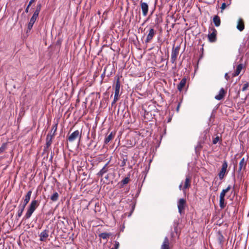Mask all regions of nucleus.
<instances>
[{
  "label": "nucleus",
  "instance_id": "obj_1",
  "mask_svg": "<svg viewBox=\"0 0 249 249\" xmlns=\"http://www.w3.org/2000/svg\"><path fill=\"white\" fill-rule=\"evenodd\" d=\"M81 134L82 132L81 131H80L78 130H77L73 132H72L68 138L67 141H69L70 142H72L76 141V140L78 139L79 140H80L81 137Z\"/></svg>",
  "mask_w": 249,
  "mask_h": 249
},
{
  "label": "nucleus",
  "instance_id": "obj_2",
  "mask_svg": "<svg viewBox=\"0 0 249 249\" xmlns=\"http://www.w3.org/2000/svg\"><path fill=\"white\" fill-rule=\"evenodd\" d=\"M227 167L228 162L226 160H224L222 165L221 170L218 174V176L220 179H222L224 178L227 171Z\"/></svg>",
  "mask_w": 249,
  "mask_h": 249
},
{
  "label": "nucleus",
  "instance_id": "obj_3",
  "mask_svg": "<svg viewBox=\"0 0 249 249\" xmlns=\"http://www.w3.org/2000/svg\"><path fill=\"white\" fill-rule=\"evenodd\" d=\"M211 31L212 33L208 34V37L210 42H215L216 39L217 31L214 28H212Z\"/></svg>",
  "mask_w": 249,
  "mask_h": 249
},
{
  "label": "nucleus",
  "instance_id": "obj_4",
  "mask_svg": "<svg viewBox=\"0 0 249 249\" xmlns=\"http://www.w3.org/2000/svg\"><path fill=\"white\" fill-rule=\"evenodd\" d=\"M49 231L46 229L42 231L39 234L40 240L41 241H46L49 237Z\"/></svg>",
  "mask_w": 249,
  "mask_h": 249
},
{
  "label": "nucleus",
  "instance_id": "obj_5",
  "mask_svg": "<svg viewBox=\"0 0 249 249\" xmlns=\"http://www.w3.org/2000/svg\"><path fill=\"white\" fill-rule=\"evenodd\" d=\"M156 31L154 29L151 28L149 29V33L147 35L146 39L145 40L146 43L149 42L153 38L155 35L156 34Z\"/></svg>",
  "mask_w": 249,
  "mask_h": 249
},
{
  "label": "nucleus",
  "instance_id": "obj_6",
  "mask_svg": "<svg viewBox=\"0 0 249 249\" xmlns=\"http://www.w3.org/2000/svg\"><path fill=\"white\" fill-rule=\"evenodd\" d=\"M141 7L143 16H146L148 11L149 7L148 4L146 2L141 1Z\"/></svg>",
  "mask_w": 249,
  "mask_h": 249
},
{
  "label": "nucleus",
  "instance_id": "obj_7",
  "mask_svg": "<svg viewBox=\"0 0 249 249\" xmlns=\"http://www.w3.org/2000/svg\"><path fill=\"white\" fill-rule=\"evenodd\" d=\"M185 203L186 201L183 198H181L179 200L178 203V212L180 213H181L182 211L184 210Z\"/></svg>",
  "mask_w": 249,
  "mask_h": 249
},
{
  "label": "nucleus",
  "instance_id": "obj_8",
  "mask_svg": "<svg viewBox=\"0 0 249 249\" xmlns=\"http://www.w3.org/2000/svg\"><path fill=\"white\" fill-rule=\"evenodd\" d=\"M178 53V50L177 48L172 50L171 57V60L172 63H174L176 61Z\"/></svg>",
  "mask_w": 249,
  "mask_h": 249
},
{
  "label": "nucleus",
  "instance_id": "obj_9",
  "mask_svg": "<svg viewBox=\"0 0 249 249\" xmlns=\"http://www.w3.org/2000/svg\"><path fill=\"white\" fill-rule=\"evenodd\" d=\"M225 93L224 89L223 88H221L218 94L215 96V99L217 100H221L224 97Z\"/></svg>",
  "mask_w": 249,
  "mask_h": 249
},
{
  "label": "nucleus",
  "instance_id": "obj_10",
  "mask_svg": "<svg viewBox=\"0 0 249 249\" xmlns=\"http://www.w3.org/2000/svg\"><path fill=\"white\" fill-rule=\"evenodd\" d=\"M247 165V161L245 160V158H243L242 159V160H240L239 164V169H238V172H241V170L242 169H245L246 166Z\"/></svg>",
  "mask_w": 249,
  "mask_h": 249
},
{
  "label": "nucleus",
  "instance_id": "obj_11",
  "mask_svg": "<svg viewBox=\"0 0 249 249\" xmlns=\"http://www.w3.org/2000/svg\"><path fill=\"white\" fill-rule=\"evenodd\" d=\"M37 17H38L37 16H35L34 14L32 16L31 18L30 19V22H29V23L28 24V29L29 31L31 30V29L32 28L33 26L34 23L35 22L36 20V18Z\"/></svg>",
  "mask_w": 249,
  "mask_h": 249
},
{
  "label": "nucleus",
  "instance_id": "obj_12",
  "mask_svg": "<svg viewBox=\"0 0 249 249\" xmlns=\"http://www.w3.org/2000/svg\"><path fill=\"white\" fill-rule=\"evenodd\" d=\"M186 83V78L184 77L181 80L179 83L178 85V87H177L179 91H182V90L183 88L184 87Z\"/></svg>",
  "mask_w": 249,
  "mask_h": 249
},
{
  "label": "nucleus",
  "instance_id": "obj_13",
  "mask_svg": "<svg viewBox=\"0 0 249 249\" xmlns=\"http://www.w3.org/2000/svg\"><path fill=\"white\" fill-rule=\"evenodd\" d=\"M236 27L240 32L242 31L244 29V24L242 18H239Z\"/></svg>",
  "mask_w": 249,
  "mask_h": 249
},
{
  "label": "nucleus",
  "instance_id": "obj_14",
  "mask_svg": "<svg viewBox=\"0 0 249 249\" xmlns=\"http://www.w3.org/2000/svg\"><path fill=\"white\" fill-rule=\"evenodd\" d=\"M160 249H169V241L167 237H165Z\"/></svg>",
  "mask_w": 249,
  "mask_h": 249
},
{
  "label": "nucleus",
  "instance_id": "obj_15",
  "mask_svg": "<svg viewBox=\"0 0 249 249\" xmlns=\"http://www.w3.org/2000/svg\"><path fill=\"white\" fill-rule=\"evenodd\" d=\"M243 68V64H240L238 65L235 72L232 74V76L235 77V76H237V75H238L239 74V73L241 72V70H242Z\"/></svg>",
  "mask_w": 249,
  "mask_h": 249
},
{
  "label": "nucleus",
  "instance_id": "obj_16",
  "mask_svg": "<svg viewBox=\"0 0 249 249\" xmlns=\"http://www.w3.org/2000/svg\"><path fill=\"white\" fill-rule=\"evenodd\" d=\"M31 195H32V191L30 190L27 192L26 195L25 196V197L24 199V202H23V205H25V206H26V205L28 203V202L30 201Z\"/></svg>",
  "mask_w": 249,
  "mask_h": 249
},
{
  "label": "nucleus",
  "instance_id": "obj_17",
  "mask_svg": "<svg viewBox=\"0 0 249 249\" xmlns=\"http://www.w3.org/2000/svg\"><path fill=\"white\" fill-rule=\"evenodd\" d=\"M53 137V135H48L46 138V148H49V147L51 145L52 142V138Z\"/></svg>",
  "mask_w": 249,
  "mask_h": 249
},
{
  "label": "nucleus",
  "instance_id": "obj_18",
  "mask_svg": "<svg viewBox=\"0 0 249 249\" xmlns=\"http://www.w3.org/2000/svg\"><path fill=\"white\" fill-rule=\"evenodd\" d=\"M34 210H33L32 208L29 206L27 212L25 215V218H29L31 216L32 213H34Z\"/></svg>",
  "mask_w": 249,
  "mask_h": 249
},
{
  "label": "nucleus",
  "instance_id": "obj_19",
  "mask_svg": "<svg viewBox=\"0 0 249 249\" xmlns=\"http://www.w3.org/2000/svg\"><path fill=\"white\" fill-rule=\"evenodd\" d=\"M38 201L36 200H33L32 201L31 203H30L29 206L35 211V210L38 206Z\"/></svg>",
  "mask_w": 249,
  "mask_h": 249
},
{
  "label": "nucleus",
  "instance_id": "obj_20",
  "mask_svg": "<svg viewBox=\"0 0 249 249\" xmlns=\"http://www.w3.org/2000/svg\"><path fill=\"white\" fill-rule=\"evenodd\" d=\"M213 22L216 27L219 26L221 23L220 18L217 15L214 16L213 18Z\"/></svg>",
  "mask_w": 249,
  "mask_h": 249
},
{
  "label": "nucleus",
  "instance_id": "obj_21",
  "mask_svg": "<svg viewBox=\"0 0 249 249\" xmlns=\"http://www.w3.org/2000/svg\"><path fill=\"white\" fill-rule=\"evenodd\" d=\"M120 83L119 81V79L118 78L115 87V94H119L120 93Z\"/></svg>",
  "mask_w": 249,
  "mask_h": 249
},
{
  "label": "nucleus",
  "instance_id": "obj_22",
  "mask_svg": "<svg viewBox=\"0 0 249 249\" xmlns=\"http://www.w3.org/2000/svg\"><path fill=\"white\" fill-rule=\"evenodd\" d=\"M25 207L26 206H25V205H20L19 206V207H18L19 209L18 212V215H17L18 217H20L21 216Z\"/></svg>",
  "mask_w": 249,
  "mask_h": 249
},
{
  "label": "nucleus",
  "instance_id": "obj_23",
  "mask_svg": "<svg viewBox=\"0 0 249 249\" xmlns=\"http://www.w3.org/2000/svg\"><path fill=\"white\" fill-rule=\"evenodd\" d=\"M41 7H42L41 4L40 3H38V4L36 6V9L34 13V15L38 17L39 13L41 10Z\"/></svg>",
  "mask_w": 249,
  "mask_h": 249
},
{
  "label": "nucleus",
  "instance_id": "obj_24",
  "mask_svg": "<svg viewBox=\"0 0 249 249\" xmlns=\"http://www.w3.org/2000/svg\"><path fill=\"white\" fill-rule=\"evenodd\" d=\"M190 185V179L189 178H186L185 179V183L182 190L184 191L185 189L188 188Z\"/></svg>",
  "mask_w": 249,
  "mask_h": 249
},
{
  "label": "nucleus",
  "instance_id": "obj_25",
  "mask_svg": "<svg viewBox=\"0 0 249 249\" xmlns=\"http://www.w3.org/2000/svg\"><path fill=\"white\" fill-rule=\"evenodd\" d=\"M231 188V186L229 185L226 189H223L220 193V197L224 198L226 193H227Z\"/></svg>",
  "mask_w": 249,
  "mask_h": 249
},
{
  "label": "nucleus",
  "instance_id": "obj_26",
  "mask_svg": "<svg viewBox=\"0 0 249 249\" xmlns=\"http://www.w3.org/2000/svg\"><path fill=\"white\" fill-rule=\"evenodd\" d=\"M59 195L57 192H54L51 196L50 198L53 201H56L58 200Z\"/></svg>",
  "mask_w": 249,
  "mask_h": 249
},
{
  "label": "nucleus",
  "instance_id": "obj_27",
  "mask_svg": "<svg viewBox=\"0 0 249 249\" xmlns=\"http://www.w3.org/2000/svg\"><path fill=\"white\" fill-rule=\"evenodd\" d=\"M113 133L111 132L108 136H107L105 140V143L106 144L108 143L113 138Z\"/></svg>",
  "mask_w": 249,
  "mask_h": 249
},
{
  "label": "nucleus",
  "instance_id": "obj_28",
  "mask_svg": "<svg viewBox=\"0 0 249 249\" xmlns=\"http://www.w3.org/2000/svg\"><path fill=\"white\" fill-rule=\"evenodd\" d=\"M225 198L220 197L219 206L221 209H223L225 207Z\"/></svg>",
  "mask_w": 249,
  "mask_h": 249
},
{
  "label": "nucleus",
  "instance_id": "obj_29",
  "mask_svg": "<svg viewBox=\"0 0 249 249\" xmlns=\"http://www.w3.org/2000/svg\"><path fill=\"white\" fill-rule=\"evenodd\" d=\"M107 170L105 168V166H104L98 173V175L99 176H102L103 174H104L105 173H106Z\"/></svg>",
  "mask_w": 249,
  "mask_h": 249
},
{
  "label": "nucleus",
  "instance_id": "obj_30",
  "mask_svg": "<svg viewBox=\"0 0 249 249\" xmlns=\"http://www.w3.org/2000/svg\"><path fill=\"white\" fill-rule=\"evenodd\" d=\"M100 236L103 239H107L109 236V234L107 233H102Z\"/></svg>",
  "mask_w": 249,
  "mask_h": 249
},
{
  "label": "nucleus",
  "instance_id": "obj_31",
  "mask_svg": "<svg viewBox=\"0 0 249 249\" xmlns=\"http://www.w3.org/2000/svg\"><path fill=\"white\" fill-rule=\"evenodd\" d=\"M129 181V178L128 177H126L124 179H123L122 181V182L123 185L126 184L128 183Z\"/></svg>",
  "mask_w": 249,
  "mask_h": 249
},
{
  "label": "nucleus",
  "instance_id": "obj_32",
  "mask_svg": "<svg viewBox=\"0 0 249 249\" xmlns=\"http://www.w3.org/2000/svg\"><path fill=\"white\" fill-rule=\"evenodd\" d=\"M248 87H249V84H248V83H246L244 84V85H243V88L242 89V90L243 91H244L246 90L248 88Z\"/></svg>",
  "mask_w": 249,
  "mask_h": 249
},
{
  "label": "nucleus",
  "instance_id": "obj_33",
  "mask_svg": "<svg viewBox=\"0 0 249 249\" xmlns=\"http://www.w3.org/2000/svg\"><path fill=\"white\" fill-rule=\"evenodd\" d=\"M119 247V243L118 242L116 241L114 244V248L111 249H118Z\"/></svg>",
  "mask_w": 249,
  "mask_h": 249
},
{
  "label": "nucleus",
  "instance_id": "obj_34",
  "mask_svg": "<svg viewBox=\"0 0 249 249\" xmlns=\"http://www.w3.org/2000/svg\"><path fill=\"white\" fill-rule=\"evenodd\" d=\"M119 96H120V95H119V94H115V93H114V99H113V100H114L115 102H117V101L118 100V99H119Z\"/></svg>",
  "mask_w": 249,
  "mask_h": 249
},
{
  "label": "nucleus",
  "instance_id": "obj_35",
  "mask_svg": "<svg viewBox=\"0 0 249 249\" xmlns=\"http://www.w3.org/2000/svg\"><path fill=\"white\" fill-rule=\"evenodd\" d=\"M218 141H219V138H218V137H216L213 140V144H216L218 142Z\"/></svg>",
  "mask_w": 249,
  "mask_h": 249
},
{
  "label": "nucleus",
  "instance_id": "obj_36",
  "mask_svg": "<svg viewBox=\"0 0 249 249\" xmlns=\"http://www.w3.org/2000/svg\"><path fill=\"white\" fill-rule=\"evenodd\" d=\"M57 124H55L53 127V129L54 130V132L53 133H54L55 132V131H56V129H57ZM53 135H54V134H53Z\"/></svg>",
  "mask_w": 249,
  "mask_h": 249
},
{
  "label": "nucleus",
  "instance_id": "obj_37",
  "mask_svg": "<svg viewBox=\"0 0 249 249\" xmlns=\"http://www.w3.org/2000/svg\"><path fill=\"white\" fill-rule=\"evenodd\" d=\"M226 3H223L222 4V5H221V9L222 10L225 9V8H226Z\"/></svg>",
  "mask_w": 249,
  "mask_h": 249
},
{
  "label": "nucleus",
  "instance_id": "obj_38",
  "mask_svg": "<svg viewBox=\"0 0 249 249\" xmlns=\"http://www.w3.org/2000/svg\"><path fill=\"white\" fill-rule=\"evenodd\" d=\"M5 149V147L3 146H2L0 147V154L2 153Z\"/></svg>",
  "mask_w": 249,
  "mask_h": 249
},
{
  "label": "nucleus",
  "instance_id": "obj_39",
  "mask_svg": "<svg viewBox=\"0 0 249 249\" xmlns=\"http://www.w3.org/2000/svg\"><path fill=\"white\" fill-rule=\"evenodd\" d=\"M31 5H29V3L28 4V6H27L26 8L25 9V12L26 13H28L29 12V8L30 7V6H31Z\"/></svg>",
  "mask_w": 249,
  "mask_h": 249
},
{
  "label": "nucleus",
  "instance_id": "obj_40",
  "mask_svg": "<svg viewBox=\"0 0 249 249\" xmlns=\"http://www.w3.org/2000/svg\"><path fill=\"white\" fill-rule=\"evenodd\" d=\"M36 0H30L29 1V5H31Z\"/></svg>",
  "mask_w": 249,
  "mask_h": 249
},
{
  "label": "nucleus",
  "instance_id": "obj_41",
  "mask_svg": "<svg viewBox=\"0 0 249 249\" xmlns=\"http://www.w3.org/2000/svg\"><path fill=\"white\" fill-rule=\"evenodd\" d=\"M225 78H226L227 80H228V79H229V77L228 76V73H226L225 74Z\"/></svg>",
  "mask_w": 249,
  "mask_h": 249
},
{
  "label": "nucleus",
  "instance_id": "obj_42",
  "mask_svg": "<svg viewBox=\"0 0 249 249\" xmlns=\"http://www.w3.org/2000/svg\"><path fill=\"white\" fill-rule=\"evenodd\" d=\"M182 183H181L179 185V190H181L182 189Z\"/></svg>",
  "mask_w": 249,
  "mask_h": 249
},
{
  "label": "nucleus",
  "instance_id": "obj_43",
  "mask_svg": "<svg viewBox=\"0 0 249 249\" xmlns=\"http://www.w3.org/2000/svg\"><path fill=\"white\" fill-rule=\"evenodd\" d=\"M122 166H124L125 165V162L124 161H124L122 162Z\"/></svg>",
  "mask_w": 249,
  "mask_h": 249
},
{
  "label": "nucleus",
  "instance_id": "obj_44",
  "mask_svg": "<svg viewBox=\"0 0 249 249\" xmlns=\"http://www.w3.org/2000/svg\"><path fill=\"white\" fill-rule=\"evenodd\" d=\"M179 106H180V104H179L177 107V111H178V110H179Z\"/></svg>",
  "mask_w": 249,
  "mask_h": 249
},
{
  "label": "nucleus",
  "instance_id": "obj_45",
  "mask_svg": "<svg viewBox=\"0 0 249 249\" xmlns=\"http://www.w3.org/2000/svg\"><path fill=\"white\" fill-rule=\"evenodd\" d=\"M116 102H115L114 100H113V101L112 102V106H113L114 104H115L116 103Z\"/></svg>",
  "mask_w": 249,
  "mask_h": 249
},
{
  "label": "nucleus",
  "instance_id": "obj_46",
  "mask_svg": "<svg viewBox=\"0 0 249 249\" xmlns=\"http://www.w3.org/2000/svg\"><path fill=\"white\" fill-rule=\"evenodd\" d=\"M91 135L92 136L93 135V131H91Z\"/></svg>",
  "mask_w": 249,
  "mask_h": 249
},
{
  "label": "nucleus",
  "instance_id": "obj_47",
  "mask_svg": "<svg viewBox=\"0 0 249 249\" xmlns=\"http://www.w3.org/2000/svg\"><path fill=\"white\" fill-rule=\"evenodd\" d=\"M131 213H130L128 216H130L131 215Z\"/></svg>",
  "mask_w": 249,
  "mask_h": 249
}]
</instances>
